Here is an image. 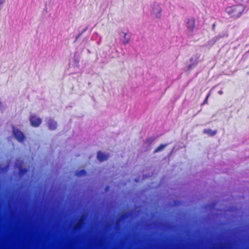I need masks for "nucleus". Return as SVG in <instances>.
Wrapping results in <instances>:
<instances>
[{
    "label": "nucleus",
    "mask_w": 249,
    "mask_h": 249,
    "mask_svg": "<svg viewBox=\"0 0 249 249\" xmlns=\"http://www.w3.org/2000/svg\"><path fill=\"white\" fill-rule=\"evenodd\" d=\"M203 133L208 134L210 136H213L217 133V130H212L211 129H205L203 130Z\"/></svg>",
    "instance_id": "9"
},
{
    "label": "nucleus",
    "mask_w": 249,
    "mask_h": 249,
    "mask_svg": "<svg viewBox=\"0 0 249 249\" xmlns=\"http://www.w3.org/2000/svg\"><path fill=\"white\" fill-rule=\"evenodd\" d=\"M245 8L243 4H236L226 7L225 11L231 18H237L241 16Z\"/></svg>",
    "instance_id": "1"
},
{
    "label": "nucleus",
    "mask_w": 249,
    "mask_h": 249,
    "mask_svg": "<svg viewBox=\"0 0 249 249\" xmlns=\"http://www.w3.org/2000/svg\"><path fill=\"white\" fill-rule=\"evenodd\" d=\"M167 145V144H160L154 150V153H156L160 151V150L164 148L165 147H166Z\"/></svg>",
    "instance_id": "10"
},
{
    "label": "nucleus",
    "mask_w": 249,
    "mask_h": 249,
    "mask_svg": "<svg viewBox=\"0 0 249 249\" xmlns=\"http://www.w3.org/2000/svg\"><path fill=\"white\" fill-rule=\"evenodd\" d=\"M196 27V20L194 17L187 19L186 23L187 30L190 34H193Z\"/></svg>",
    "instance_id": "3"
},
{
    "label": "nucleus",
    "mask_w": 249,
    "mask_h": 249,
    "mask_svg": "<svg viewBox=\"0 0 249 249\" xmlns=\"http://www.w3.org/2000/svg\"><path fill=\"white\" fill-rule=\"evenodd\" d=\"M199 57V54H196L194 58L192 57L190 59V61L191 62V64L188 66V69H192L197 64V63H198V59Z\"/></svg>",
    "instance_id": "5"
},
{
    "label": "nucleus",
    "mask_w": 249,
    "mask_h": 249,
    "mask_svg": "<svg viewBox=\"0 0 249 249\" xmlns=\"http://www.w3.org/2000/svg\"><path fill=\"white\" fill-rule=\"evenodd\" d=\"M48 126L50 130H53L56 129L57 127V123L53 120L52 119H50L47 123Z\"/></svg>",
    "instance_id": "7"
},
{
    "label": "nucleus",
    "mask_w": 249,
    "mask_h": 249,
    "mask_svg": "<svg viewBox=\"0 0 249 249\" xmlns=\"http://www.w3.org/2000/svg\"><path fill=\"white\" fill-rule=\"evenodd\" d=\"M209 96H210V94H208L206 96V98H205V99L204 101H203V102L201 104V106H203V105H205V104H207V103H208V98H209Z\"/></svg>",
    "instance_id": "13"
},
{
    "label": "nucleus",
    "mask_w": 249,
    "mask_h": 249,
    "mask_svg": "<svg viewBox=\"0 0 249 249\" xmlns=\"http://www.w3.org/2000/svg\"><path fill=\"white\" fill-rule=\"evenodd\" d=\"M27 172L26 168H20L19 170V172L20 175H24Z\"/></svg>",
    "instance_id": "12"
},
{
    "label": "nucleus",
    "mask_w": 249,
    "mask_h": 249,
    "mask_svg": "<svg viewBox=\"0 0 249 249\" xmlns=\"http://www.w3.org/2000/svg\"><path fill=\"white\" fill-rule=\"evenodd\" d=\"M5 2V0H0V6Z\"/></svg>",
    "instance_id": "15"
},
{
    "label": "nucleus",
    "mask_w": 249,
    "mask_h": 249,
    "mask_svg": "<svg viewBox=\"0 0 249 249\" xmlns=\"http://www.w3.org/2000/svg\"><path fill=\"white\" fill-rule=\"evenodd\" d=\"M29 120L31 125L34 127H38L42 123V119L35 114L31 115Z\"/></svg>",
    "instance_id": "2"
},
{
    "label": "nucleus",
    "mask_w": 249,
    "mask_h": 249,
    "mask_svg": "<svg viewBox=\"0 0 249 249\" xmlns=\"http://www.w3.org/2000/svg\"><path fill=\"white\" fill-rule=\"evenodd\" d=\"M97 159L98 160L101 161H104L105 160H107L108 159V156L107 155L105 154V153L102 152L101 151H99L97 153Z\"/></svg>",
    "instance_id": "6"
},
{
    "label": "nucleus",
    "mask_w": 249,
    "mask_h": 249,
    "mask_svg": "<svg viewBox=\"0 0 249 249\" xmlns=\"http://www.w3.org/2000/svg\"><path fill=\"white\" fill-rule=\"evenodd\" d=\"M121 34H122L121 36H123V43L124 45H126V44H128L130 40V36L127 35V33L122 32L121 33Z\"/></svg>",
    "instance_id": "8"
},
{
    "label": "nucleus",
    "mask_w": 249,
    "mask_h": 249,
    "mask_svg": "<svg viewBox=\"0 0 249 249\" xmlns=\"http://www.w3.org/2000/svg\"><path fill=\"white\" fill-rule=\"evenodd\" d=\"M13 132L15 138L19 142H23L25 140V137L22 132L18 129H15L13 127Z\"/></svg>",
    "instance_id": "4"
},
{
    "label": "nucleus",
    "mask_w": 249,
    "mask_h": 249,
    "mask_svg": "<svg viewBox=\"0 0 249 249\" xmlns=\"http://www.w3.org/2000/svg\"><path fill=\"white\" fill-rule=\"evenodd\" d=\"M219 93H220V94H221V93H222V92H220V91H219Z\"/></svg>",
    "instance_id": "16"
},
{
    "label": "nucleus",
    "mask_w": 249,
    "mask_h": 249,
    "mask_svg": "<svg viewBox=\"0 0 249 249\" xmlns=\"http://www.w3.org/2000/svg\"><path fill=\"white\" fill-rule=\"evenodd\" d=\"M155 141V138H149L146 139V142H148L149 144H151L154 142Z\"/></svg>",
    "instance_id": "14"
},
{
    "label": "nucleus",
    "mask_w": 249,
    "mask_h": 249,
    "mask_svg": "<svg viewBox=\"0 0 249 249\" xmlns=\"http://www.w3.org/2000/svg\"><path fill=\"white\" fill-rule=\"evenodd\" d=\"M86 174V171L85 170L83 169L76 171L75 175L78 177H82L85 176Z\"/></svg>",
    "instance_id": "11"
}]
</instances>
